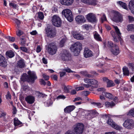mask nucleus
Here are the masks:
<instances>
[{
  "label": "nucleus",
  "mask_w": 134,
  "mask_h": 134,
  "mask_svg": "<svg viewBox=\"0 0 134 134\" xmlns=\"http://www.w3.org/2000/svg\"><path fill=\"white\" fill-rule=\"evenodd\" d=\"M29 75L26 74H24L21 77V79L23 81H27L33 83L37 77L35 72L29 71L28 72Z\"/></svg>",
  "instance_id": "1"
},
{
  "label": "nucleus",
  "mask_w": 134,
  "mask_h": 134,
  "mask_svg": "<svg viewBox=\"0 0 134 134\" xmlns=\"http://www.w3.org/2000/svg\"><path fill=\"white\" fill-rule=\"evenodd\" d=\"M113 27L115 30V32L113 30L110 31V34L113 37V40L116 42H118L119 41L121 42L122 38L121 36V33L120 30L117 26H113Z\"/></svg>",
  "instance_id": "2"
},
{
  "label": "nucleus",
  "mask_w": 134,
  "mask_h": 134,
  "mask_svg": "<svg viewBox=\"0 0 134 134\" xmlns=\"http://www.w3.org/2000/svg\"><path fill=\"white\" fill-rule=\"evenodd\" d=\"M45 30L48 37L52 38L55 36L56 34L55 30L52 26H48Z\"/></svg>",
  "instance_id": "3"
},
{
  "label": "nucleus",
  "mask_w": 134,
  "mask_h": 134,
  "mask_svg": "<svg viewBox=\"0 0 134 134\" xmlns=\"http://www.w3.org/2000/svg\"><path fill=\"white\" fill-rule=\"evenodd\" d=\"M82 47V44L79 42H77L72 45L70 48L71 50L74 53L75 55H77L79 53V50Z\"/></svg>",
  "instance_id": "4"
},
{
  "label": "nucleus",
  "mask_w": 134,
  "mask_h": 134,
  "mask_svg": "<svg viewBox=\"0 0 134 134\" xmlns=\"http://www.w3.org/2000/svg\"><path fill=\"white\" fill-rule=\"evenodd\" d=\"M60 58L63 61H68L71 59L70 53L66 50H63L60 54Z\"/></svg>",
  "instance_id": "5"
},
{
  "label": "nucleus",
  "mask_w": 134,
  "mask_h": 134,
  "mask_svg": "<svg viewBox=\"0 0 134 134\" xmlns=\"http://www.w3.org/2000/svg\"><path fill=\"white\" fill-rule=\"evenodd\" d=\"M62 14L69 21L71 22L73 21L72 13L70 9H66L63 10L62 12Z\"/></svg>",
  "instance_id": "6"
},
{
  "label": "nucleus",
  "mask_w": 134,
  "mask_h": 134,
  "mask_svg": "<svg viewBox=\"0 0 134 134\" xmlns=\"http://www.w3.org/2000/svg\"><path fill=\"white\" fill-rule=\"evenodd\" d=\"M57 48L56 46L53 43L49 44L47 49L48 53L51 55H53L56 53Z\"/></svg>",
  "instance_id": "7"
},
{
  "label": "nucleus",
  "mask_w": 134,
  "mask_h": 134,
  "mask_svg": "<svg viewBox=\"0 0 134 134\" xmlns=\"http://www.w3.org/2000/svg\"><path fill=\"white\" fill-rule=\"evenodd\" d=\"M111 19L117 23H121L123 21L122 15L116 12H114L113 16L111 17Z\"/></svg>",
  "instance_id": "8"
},
{
  "label": "nucleus",
  "mask_w": 134,
  "mask_h": 134,
  "mask_svg": "<svg viewBox=\"0 0 134 134\" xmlns=\"http://www.w3.org/2000/svg\"><path fill=\"white\" fill-rule=\"evenodd\" d=\"M52 21L53 24L55 26L59 27L61 26L62 21L58 16L55 15L53 16Z\"/></svg>",
  "instance_id": "9"
},
{
  "label": "nucleus",
  "mask_w": 134,
  "mask_h": 134,
  "mask_svg": "<svg viewBox=\"0 0 134 134\" xmlns=\"http://www.w3.org/2000/svg\"><path fill=\"white\" fill-rule=\"evenodd\" d=\"M84 129L83 125L82 124L78 123L75 127L73 131L76 134H82Z\"/></svg>",
  "instance_id": "10"
},
{
  "label": "nucleus",
  "mask_w": 134,
  "mask_h": 134,
  "mask_svg": "<svg viewBox=\"0 0 134 134\" xmlns=\"http://www.w3.org/2000/svg\"><path fill=\"white\" fill-rule=\"evenodd\" d=\"M123 126L129 129H131L134 126V121L132 119L126 120L123 124Z\"/></svg>",
  "instance_id": "11"
},
{
  "label": "nucleus",
  "mask_w": 134,
  "mask_h": 134,
  "mask_svg": "<svg viewBox=\"0 0 134 134\" xmlns=\"http://www.w3.org/2000/svg\"><path fill=\"white\" fill-rule=\"evenodd\" d=\"M86 18L89 22L91 23H96L97 21L95 15L93 13H90L87 15Z\"/></svg>",
  "instance_id": "12"
},
{
  "label": "nucleus",
  "mask_w": 134,
  "mask_h": 134,
  "mask_svg": "<svg viewBox=\"0 0 134 134\" xmlns=\"http://www.w3.org/2000/svg\"><path fill=\"white\" fill-rule=\"evenodd\" d=\"M107 123L114 129L117 130L120 129V126L117 125L113 121L112 119H109L107 121Z\"/></svg>",
  "instance_id": "13"
},
{
  "label": "nucleus",
  "mask_w": 134,
  "mask_h": 134,
  "mask_svg": "<svg viewBox=\"0 0 134 134\" xmlns=\"http://www.w3.org/2000/svg\"><path fill=\"white\" fill-rule=\"evenodd\" d=\"M75 20L78 24H82L85 23L86 21L85 18L83 15H79L76 16L75 18Z\"/></svg>",
  "instance_id": "14"
},
{
  "label": "nucleus",
  "mask_w": 134,
  "mask_h": 134,
  "mask_svg": "<svg viewBox=\"0 0 134 134\" xmlns=\"http://www.w3.org/2000/svg\"><path fill=\"white\" fill-rule=\"evenodd\" d=\"M83 55L85 58L91 57L93 55L92 52L87 48L85 47L83 52Z\"/></svg>",
  "instance_id": "15"
},
{
  "label": "nucleus",
  "mask_w": 134,
  "mask_h": 134,
  "mask_svg": "<svg viewBox=\"0 0 134 134\" xmlns=\"http://www.w3.org/2000/svg\"><path fill=\"white\" fill-rule=\"evenodd\" d=\"M111 51L112 53L115 55H117L120 52L118 47L116 44L114 45L113 48L111 49Z\"/></svg>",
  "instance_id": "16"
},
{
  "label": "nucleus",
  "mask_w": 134,
  "mask_h": 134,
  "mask_svg": "<svg viewBox=\"0 0 134 134\" xmlns=\"http://www.w3.org/2000/svg\"><path fill=\"white\" fill-rule=\"evenodd\" d=\"M7 65L6 59L2 55L0 54V65L2 66L5 67Z\"/></svg>",
  "instance_id": "17"
},
{
  "label": "nucleus",
  "mask_w": 134,
  "mask_h": 134,
  "mask_svg": "<svg viewBox=\"0 0 134 134\" xmlns=\"http://www.w3.org/2000/svg\"><path fill=\"white\" fill-rule=\"evenodd\" d=\"M25 99L27 103L31 104L34 102L35 98L32 96H28L25 98Z\"/></svg>",
  "instance_id": "18"
},
{
  "label": "nucleus",
  "mask_w": 134,
  "mask_h": 134,
  "mask_svg": "<svg viewBox=\"0 0 134 134\" xmlns=\"http://www.w3.org/2000/svg\"><path fill=\"white\" fill-rule=\"evenodd\" d=\"M84 82L87 83H90L92 85H98V81L94 79H90L85 78L84 79Z\"/></svg>",
  "instance_id": "19"
},
{
  "label": "nucleus",
  "mask_w": 134,
  "mask_h": 134,
  "mask_svg": "<svg viewBox=\"0 0 134 134\" xmlns=\"http://www.w3.org/2000/svg\"><path fill=\"white\" fill-rule=\"evenodd\" d=\"M72 34L74 37L77 40H82L84 39L83 36L79 33L73 32Z\"/></svg>",
  "instance_id": "20"
},
{
  "label": "nucleus",
  "mask_w": 134,
  "mask_h": 134,
  "mask_svg": "<svg viewBox=\"0 0 134 134\" xmlns=\"http://www.w3.org/2000/svg\"><path fill=\"white\" fill-rule=\"evenodd\" d=\"M129 7L131 12L134 14V0H131L129 2Z\"/></svg>",
  "instance_id": "21"
},
{
  "label": "nucleus",
  "mask_w": 134,
  "mask_h": 134,
  "mask_svg": "<svg viewBox=\"0 0 134 134\" xmlns=\"http://www.w3.org/2000/svg\"><path fill=\"white\" fill-rule=\"evenodd\" d=\"M60 1L63 5H70L73 3L74 0H60Z\"/></svg>",
  "instance_id": "22"
},
{
  "label": "nucleus",
  "mask_w": 134,
  "mask_h": 134,
  "mask_svg": "<svg viewBox=\"0 0 134 134\" xmlns=\"http://www.w3.org/2000/svg\"><path fill=\"white\" fill-rule=\"evenodd\" d=\"M75 107L74 105H70L66 107L64 109L65 113H69L73 111L75 108Z\"/></svg>",
  "instance_id": "23"
},
{
  "label": "nucleus",
  "mask_w": 134,
  "mask_h": 134,
  "mask_svg": "<svg viewBox=\"0 0 134 134\" xmlns=\"http://www.w3.org/2000/svg\"><path fill=\"white\" fill-rule=\"evenodd\" d=\"M17 65L18 67L21 68L24 67L25 66V64L24 60L21 59L18 61L17 63Z\"/></svg>",
  "instance_id": "24"
},
{
  "label": "nucleus",
  "mask_w": 134,
  "mask_h": 134,
  "mask_svg": "<svg viewBox=\"0 0 134 134\" xmlns=\"http://www.w3.org/2000/svg\"><path fill=\"white\" fill-rule=\"evenodd\" d=\"M94 38L98 41H102V38L100 35L97 32H94Z\"/></svg>",
  "instance_id": "25"
},
{
  "label": "nucleus",
  "mask_w": 134,
  "mask_h": 134,
  "mask_svg": "<svg viewBox=\"0 0 134 134\" xmlns=\"http://www.w3.org/2000/svg\"><path fill=\"white\" fill-rule=\"evenodd\" d=\"M6 55L8 57L12 58L14 56V53L13 51H10L6 52Z\"/></svg>",
  "instance_id": "26"
},
{
  "label": "nucleus",
  "mask_w": 134,
  "mask_h": 134,
  "mask_svg": "<svg viewBox=\"0 0 134 134\" xmlns=\"http://www.w3.org/2000/svg\"><path fill=\"white\" fill-rule=\"evenodd\" d=\"M97 112L95 110H92L90 111L88 116H91L90 117H89V118H93L94 116L95 115L97 114Z\"/></svg>",
  "instance_id": "27"
},
{
  "label": "nucleus",
  "mask_w": 134,
  "mask_h": 134,
  "mask_svg": "<svg viewBox=\"0 0 134 134\" xmlns=\"http://www.w3.org/2000/svg\"><path fill=\"white\" fill-rule=\"evenodd\" d=\"M105 105L106 107H112L113 106H114L115 104L113 102H106L105 103Z\"/></svg>",
  "instance_id": "28"
},
{
  "label": "nucleus",
  "mask_w": 134,
  "mask_h": 134,
  "mask_svg": "<svg viewBox=\"0 0 134 134\" xmlns=\"http://www.w3.org/2000/svg\"><path fill=\"white\" fill-rule=\"evenodd\" d=\"M14 123L15 126H18L22 124V122L16 118H15L14 120Z\"/></svg>",
  "instance_id": "29"
},
{
  "label": "nucleus",
  "mask_w": 134,
  "mask_h": 134,
  "mask_svg": "<svg viewBox=\"0 0 134 134\" xmlns=\"http://www.w3.org/2000/svg\"><path fill=\"white\" fill-rule=\"evenodd\" d=\"M117 3L118 4L120 5L124 8L127 9V8L126 3L121 1H118L117 2Z\"/></svg>",
  "instance_id": "30"
},
{
  "label": "nucleus",
  "mask_w": 134,
  "mask_h": 134,
  "mask_svg": "<svg viewBox=\"0 0 134 134\" xmlns=\"http://www.w3.org/2000/svg\"><path fill=\"white\" fill-rule=\"evenodd\" d=\"M88 5L95 6L99 4V2L96 0H90Z\"/></svg>",
  "instance_id": "31"
},
{
  "label": "nucleus",
  "mask_w": 134,
  "mask_h": 134,
  "mask_svg": "<svg viewBox=\"0 0 134 134\" xmlns=\"http://www.w3.org/2000/svg\"><path fill=\"white\" fill-rule=\"evenodd\" d=\"M123 71L124 74L127 76H128L129 74V72L128 68L125 66L123 68Z\"/></svg>",
  "instance_id": "32"
},
{
  "label": "nucleus",
  "mask_w": 134,
  "mask_h": 134,
  "mask_svg": "<svg viewBox=\"0 0 134 134\" xmlns=\"http://www.w3.org/2000/svg\"><path fill=\"white\" fill-rule=\"evenodd\" d=\"M104 95L107 98L110 99H113V95L110 93L106 92L103 93Z\"/></svg>",
  "instance_id": "33"
},
{
  "label": "nucleus",
  "mask_w": 134,
  "mask_h": 134,
  "mask_svg": "<svg viewBox=\"0 0 134 134\" xmlns=\"http://www.w3.org/2000/svg\"><path fill=\"white\" fill-rule=\"evenodd\" d=\"M127 30L128 31H134V25L133 24H129L127 26Z\"/></svg>",
  "instance_id": "34"
},
{
  "label": "nucleus",
  "mask_w": 134,
  "mask_h": 134,
  "mask_svg": "<svg viewBox=\"0 0 134 134\" xmlns=\"http://www.w3.org/2000/svg\"><path fill=\"white\" fill-rule=\"evenodd\" d=\"M67 38L66 36H64L63 38L60 42V44L61 47H63L64 43L67 41Z\"/></svg>",
  "instance_id": "35"
},
{
  "label": "nucleus",
  "mask_w": 134,
  "mask_h": 134,
  "mask_svg": "<svg viewBox=\"0 0 134 134\" xmlns=\"http://www.w3.org/2000/svg\"><path fill=\"white\" fill-rule=\"evenodd\" d=\"M91 103L93 104L95 108H96L97 107L100 108L102 107L101 104L99 103L93 102Z\"/></svg>",
  "instance_id": "36"
},
{
  "label": "nucleus",
  "mask_w": 134,
  "mask_h": 134,
  "mask_svg": "<svg viewBox=\"0 0 134 134\" xmlns=\"http://www.w3.org/2000/svg\"><path fill=\"white\" fill-rule=\"evenodd\" d=\"M107 86L108 87L113 86H114V84L112 81L109 80L107 83Z\"/></svg>",
  "instance_id": "37"
},
{
  "label": "nucleus",
  "mask_w": 134,
  "mask_h": 134,
  "mask_svg": "<svg viewBox=\"0 0 134 134\" xmlns=\"http://www.w3.org/2000/svg\"><path fill=\"white\" fill-rule=\"evenodd\" d=\"M38 17L40 19H43L44 18L43 13L41 12H39L38 13Z\"/></svg>",
  "instance_id": "38"
},
{
  "label": "nucleus",
  "mask_w": 134,
  "mask_h": 134,
  "mask_svg": "<svg viewBox=\"0 0 134 134\" xmlns=\"http://www.w3.org/2000/svg\"><path fill=\"white\" fill-rule=\"evenodd\" d=\"M9 6L13 8L16 9L18 8V5L14 3H10L9 4Z\"/></svg>",
  "instance_id": "39"
},
{
  "label": "nucleus",
  "mask_w": 134,
  "mask_h": 134,
  "mask_svg": "<svg viewBox=\"0 0 134 134\" xmlns=\"http://www.w3.org/2000/svg\"><path fill=\"white\" fill-rule=\"evenodd\" d=\"M26 43V40L25 39L23 38H21V42L20 44L21 45L25 46V45Z\"/></svg>",
  "instance_id": "40"
},
{
  "label": "nucleus",
  "mask_w": 134,
  "mask_h": 134,
  "mask_svg": "<svg viewBox=\"0 0 134 134\" xmlns=\"http://www.w3.org/2000/svg\"><path fill=\"white\" fill-rule=\"evenodd\" d=\"M127 115H132L134 117V109H131L128 113Z\"/></svg>",
  "instance_id": "41"
},
{
  "label": "nucleus",
  "mask_w": 134,
  "mask_h": 134,
  "mask_svg": "<svg viewBox=\"0 0 134 134\" xmlns=\"http://www.w3.org/2000/svg\"><path fill=\"white\" fill-rule=\"evenodd\" d=\"M97 90L98 92H102V94L103 95L104 94L103 93H105V89L104 88H98Z\"/></svg>",
  "instance_id": "42"
},
{
  "label": "nucleus",
  "mask_w": 134,
  "mask_h": 134,
  "mask_svg": "<svg viewBox=\"0 0 134 134\" xmlns=\"http://www.w3.org/2000/svg\"><path fill=\"white\" fill-rule=\"evenodd\" d=\"M62 88H63L65 92H69V90L67 86H66L65 85L63 84L62 85Z\"/></svg>",
  "instance_id": "43"
},
{
  "label": "nucleus",
  "mask_w": 134,
  "mask_h": 134,
  "mask_svg": "<svg viewBox=\"0 0 134 134\" xmlns=\"http://www.w3.org/2000/svg\"><path fill=\"white\" fill-rule=\"evenodd\" d=\"M107 20L106 16L104 13L103 14V16L101 17V20L102 23H103L104 21H106Z\"/></svg>",
  "instance_id": "44"
},
{
  "label": "nucleus",
  "mask_w": 134,
  "mask_h": 134,
  "mask_svg": "<svg viewBox=\"0 0 134 134\" xmlns=\"http://www.w3.org/2000/svg\"><path fill=\"white\" fill-rule=\"evenodd\" d=\"M45 103L47 104L48 106H49L52 104L53 101L52 100L50 99L49 100H48L47 102Z\"/></svg>",
  "instance_id": "45"
},
{
  "label": "nucleus",
  "mask_w": 134,
  "mask_h": 134,
  "mask_svg": "<svg viewBox=\"0 0 134 134\" xmlns=\"http://www.w3.org/2000/svg\"><path fill=\"white\" fill-rule=\"evenodd\" d=\"M115 44H114L113 42L111 41H109L108 43V47H113Z\"/></svg>",
  "instance_id": "46"
},
{
  "label": "nucleus",
  "mask_w": 134,
  "mask_h": 134,
  "mask_svg": "<svg viewBox=\"0 0 134 134\" xmlns=\"http://www.w3.org/2000/svg\"><path fill=\"white\" fill-rule=\"evenodd\" d=\"M24 34L23 32L19 30L16 32V35L18 36H20Z\"/></svg>",
  "instance_id": "47"
},
{
  "label": "nucleus",
  "mask_w": 134,
  "mask_h": 134,
  "mask_svg": "<svg viewBox=\"0 0 134 134\" xmlns=\"http://www.w3.org/2000/svg\"><path fill=\"white\" fill-rule=\"evenodd\" d=\"M128 17L130 22H132L134 21V18L132 16L129 15Z\"/></svg>",
  "instance_id": "48"
},
{
  "label": "nucleus",
  "mask_w": 134,
  "mask_h": 134,
  "mask_svg": "<svg viewBox=\"0 0 134 134\" xmlns=\"http://www.w3.org/2000/svg\"><path fill=\"white\" fill-rule=\"evenodd\" d=\"M6 115V113L3 111H1L0 110V118L2 116H4Z\"/></svg>",
  "instance_id": "49"
},
{
  "label": "nucleus",
  "mask_w": 134,
  "mask_h": 134,
  "mask_svg": "<svg viewBox=\"0 0 134 134\" xmlns=\"http://www.w3.org/2000/svg\"><path fill=\"white\" fill-rule=\"evenodd\" d=\"M82 94L83 95L87 96L90 94V92L88 91H83L82 93Z\"/></svg>",
  "instance_id": "50"
},
{
  "label": "nucleus",
  "mask_w": 134,
  "mask_h": 134,
  "mask_svg": "<svg viewBox=\"0 0 134 134\" xmlns=\"http://www.w3.org/2000/svg\"><path fill=\"white\" fill-rule=\"evenodd\" d=\"M75 89L77 91H79L80 90H83L84 89V88L82 86L75 87Z\"/></svg>",
  "instance_id": "51"
},
{
  "label": "nucleus",
  "mask_w": 134,
  "mask_h": 134,
  "mask_svg": "<svg viewBox=\"0 0 134 134\" xmlns=\"http://www.w3.org/2000/svg\"><path fill=\"white\" fill-rule=\"evenodd\" d=\"M66 97L63 95H60L58 96L57 97V99H64Z\"/></svg>",
  "instance_id": "52"
},
{
  "label": "nucleus",
  "mask_w": 134,
  "mask_h": 134,
  "mask_svg": "<svg viewBox=\"0 0 134 134\" xmlns=\"http://www.w3.org/2000/svg\"><path fill=\"white\" fill-rule=\"evenodd\" d=\"M43 78L46 80H49V77L48 75L44 74L43 75Z\"/></svg>",
  "instance_id": "53"
},
{
  "label": "nucleus",
  "mask_w": 134,
  "mask_h": 134,
  "mask_svg": "<svg viewBox=\"0 0 134 134\" xmlns=\"http://www.w3.org/2000/svg\"><path fill=\"white\" fill-rule=\"evenodd\" d=\"M8 39L10 41L12 42L14 41L15 39L13 37L9 36L8 37Z\"/></svg>",
  "instance_id": "54"
},
{
  "label": "nucleus",
  "mask_w": 134,
  "mask_h": 134,
  "mask_svg": "<svg viewBox=\"0 0 134 134\" xmlns=\"http://www.w3.org/2000/svg\"><path fill=\"white\" fill-rule=\"evenodd\" d=\"M20 48L21 49V50L22 51L24 52H26L27 51V48L25 47H20Z\"/></svg>",
  "instance_id": "55"
},
{
  "label": "nucleus",
  "mask_w": 134,
  "mask_h": 134,
  "mask_svg": "<svg viewBox=\"0 0 134 134\" xmlns=\"http://www.w3.org/2000/svg\"><path fill=\"white\" fill-rule=\"evenodd\" d=\"M129 67L133 70L134 69V64L132 63H130L128 64Z\"/></svg>",
  "instance_id": "56"
},
{
  "label": "nucleus",
  "mask_w": 134,
  "mask_h": 134,
  "mask_svg": "<svg viewBox=\"0 0 134 134\" xmlns=\"http://www.w3.org/2000/svg\"><path fill=\"white\" fill-rule=\"evenodd\" d=\"M104 26L105 27V28L108 30H109L111 29V28L110 26L106 24H105Z\"/></svg>",
  "instance_id": "57"
},
{
  "label": "nucleus",
  "mask_w": 134,
  "mask_h": 134,
  "mask_svg": "<svg viewBox=\"0 0 134 134\" xmlns=\"http://www.w3.org/2000/svg\"><path fill=\"white\" fill-rule=\"evenodd\" d=\"M31 35H35L37 34V32L36 30H34L30 32Z\"/></svg>",
  "instance_id": "58"
},
{
  "label": "nucleus",
  "mask_w": 134,
  "mask_h": 134,
  "mask_svg": "<svg viewBox=\"0 0 134 134\" xmlns=\"http://www.w3.org/2000/svg\"><path fill=\"white\" fill-rule=\"evenodd\" d=\"M83 85L86 88H88L90 87H92V85L91 84H83Z\"/></svg>",
  "instance_id": "59"
},
{
  "label": "nucleus",
  "mask_w": 134,
  "mask_h": 134,
  "mask_svg": "<svg viewBox=\"0 0 134 134\" xmlns=\"http://www.w3.org/2000/svg\"><path fill=\"white\" fill-rule=\"evenodd\" d=\"M41 49L40 46H38L36 49V52L37 53H39L41 51Z\"/></svg>",
  "instance_id": "60"
},
{
  "label": "nucleus",
  "mask_w": 134,
  "mask_h": 134,
  "mask_svg": "<svg viewBox=\"0 0 134 134\" xmlns=\"http://www.w3.org/2000/svg\"><path fill=\"white\" fill-rule=\"evenodd\" d=\"M90 0H82V2L88 5L90 3Z\"/></svg>",
  "instance_id": "61"
},
{
  "label": "nucleus",
  "mask_w": 134,
  "mask_h": 134,
  "mask_svg": "<svg viewBox=\"0 0 134 134\" xmlns=\"http://www.w3.org/2000/svg\"><path fill=\"white\" fill-rule=\"evenodd\" d=\"M53 80H56L57 79V77L56 75H53L51 76Z\"/></svg>",
  "instance_id": "62"
},
{
  "label": "nucleus",
  "mask_w": 134,
  "mask_h": 134,
  "mask_svg": "<svg viewBox=\"0 0 134 134\" xmlns=\"http://www.w3.org/2000/svg\"><path fill=\"white\" fill-rule=\"evenodd\" d=\"M76 90H72L70 92V94L72 95L76 94Z\"/></svg>",
  "instance_id": "63"
},
{
  "label": "nucleus",
  "mask_w": 134,
  "mask_h": 134,
  "mask_svg": "<svg viewBox=\"0 0 134 134\" xmlns=\"http://www.w3.org/2000/svg\"><path fill=\"white\" fill-rule=\"evenodd\" d=\"M40 82L41 84L43 85H46V82L43 79H41Z\"/></svg>",
  "instance_id": "64"
}]
</instances>
